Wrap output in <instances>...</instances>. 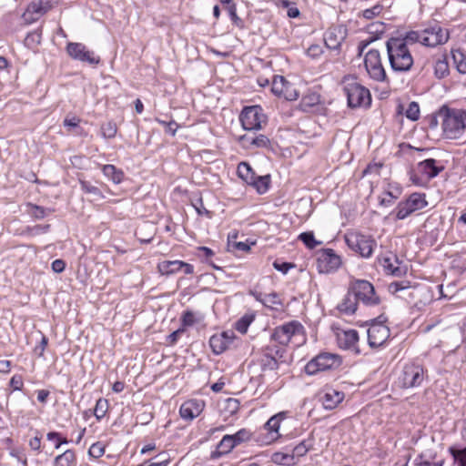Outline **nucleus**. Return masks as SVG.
Masks as SVG:
<instances>
[{
	"instance_id": "f257e3e1",
	"label": "nucleus",
	"mask_w": 466,
	"mask_h": 466,
	"mask_svg": "<svg viewBox=\"0 0 466 466\" xmlns=\"http://www.w3.org/2000/svg\"><path fill=\"white\" fill-rule=\"evenodd\" d=\"M390 67L395 72H408L414 64L410 50L400 38H390L386 43Z\"/></svg>"
},
{
	"instance_id": "f03ea898",
	"label": "nucleus",
	"mask_w": 466,
	"mask_h": 466,
	"mask_svg": "<svg viewBox=\"0 0 466 466\" xmlns=\"http://www.w3.org/2000/svg\"><path fill=\"white\" fill-rule=\"evenodd\" d=\"M342 86L350 107L370 106L371 102L370 93L369 89L357 81L356 77L345 76L342 80Z\"/></svg>"
},
{
	"instance_id": "7ed1b4c3",
	"label": "nucleus",
	"mask_w": 466,
	"mask_h": 466,
	"mask_svg": "<svg viewBox=\"0 0 466 466\" xmlns=\"http://www.w3.org/2000/svg\"><path fill=\"white\" fill-rule=\"evenodd\" d=\"M442 128L448 138H459L466 129V111L461 109L449 110L443 119Z\"/></svg>"
},
{
	"instance_id": "20e7f679",
	"label": "nucleus",
	"mask_w": 466,
	"mask_h": 466,
	"mask_svg": "<svg viewBox=\"0 0 466 466\" xmlns=\"http://www.w3.org/2000/svg\"><path fill=\"white\" fill-rule=\"evenodd\" d=\"M341 362V357L338 354L320 352L306 364L305 372L309 375H315L320 371L337 369Z\"/></svg>"
},
{
	"instance_id": "39448f33",
	"label": "nucleus",
	"mask_w": 466,
	"mask_h": 466,
	"mask_svg": "<svg viewBox=\"0 0 466 466\" xmlns=\"http://www.w3.org/2000/svg\"><path fill=\"white\" fill-rule=\"evenodd\" d=\"M345 241L351 250L359 253L362 258H370L376 246L375 240L370 236L356 231L347 233Z\"/></svg>"
},
{
	"instance_id": "423d86ee",
	"label": "nucleus",
	"mask_w": 466,
	"mask_h": 466,
	"mask_svg": "<svg viewBox=\"0 0 466 466\" xmlns=\"http://www.w3.org/2000/svg\"><path fill=\"white\" fill-rule=\"evenodd\" d=\"M425 379V371L421 365L408 363L403 367L401 375L399 378L402 388L419 387Z\"/></svg>"
},
{
	"instance_id": "0eeeda50",
	"label": "nucleus",
	"mask_w": 466,
	"mask_h": 466,
	"mask_svg": "<svg viewBox=\"0 0 466 466\" xmlns=\"http://www.w3.org/2000/svg\"><path fill=\"white\" fill-rule=\"evenodd\" d=\"M239 118L243 128L248 131L258 130L266 123V116L259 106L245 107Z\"/></svg>"
},
{
	"instance_id": "6e6552de",
	"label": "nucleus",
	"mask_w": 466,
	"mask_h": 466,
	"mask_svg": "<svg viewBox=\"0 0 466 466\" xmlns=\"http://www.w3.org/2000/svg\"><path fill=\"white\" fill-rule=\"evenodd\" d=\"M350 289L357 301H362L369 306H374L380 303V299L375 294L374 287L367 280L354 281Z\"/></svg>"
},
{
	"instance_id": "1a4fd4ad",
	"label": "nucleus",
	"mask_w": 466,
	"mask_h": 466,
	"mask_svg": "<svg viewBox=\"0 0 466 466\" xmlns=\"http://www.w3.org/2000/svg\"><path fill=\"white\" fill-rule=\"evenodd\" d=\"M364 66L369 76L376 81H385L387 75L381 63L380 52L376 49L370 50L364 59Z\"/></svg>"
},
{
	"instance_id": "9d476101",
	"label": "nucleus",
	"mask_w": 466,
	"mask_h": 466,
	"mask_svg": "<svg viewBox=\"0 0 466 466\" xmlns=\"http://www.w3.org/2000/svg\"><path fill=\"white\" fill-rule=\"evenodd\" d=\"M426 206L425 195L413 193L405 201L398 204L396 217L398 219H404L414 211L420 210Z\"/></svg>"
},
{
	"instance_id": "9b49d317",
	"label": "nucleus",
	"mask_w": 466,
	"mask_h": 466,
	"mask_svg": "<svg viewBox=\"0 0 466 466\" xmlns=\"http://www.w3.org/2000/svg\"><path fill=\"white\" fill-rule=\"evenodd\" d=\"M422 32V45L429 47L444 45L450 38L448 30L438 24L426 27Z\"/></svg>"
},
{
	"instance_id": "f8f14e48",
	"label": "nucleus",
	"mask_w": 466,
	"mask_h": 466,
	"mask_svg": "<svg viewBox=\"0 0 466 466\" xmlns=\"http://www.w3.org/2000/svg\"><path fill=\"white\" fill-rule=\"evenodd\" d=\"M302 328V325L298 321L288 322L275 328L271 334V339L278 342L279 345L286 346L293 336L301 332Z\"/></svg>"
},
{
	"instance_id": "ddd939ff",
	"label": "nucleus",
	"mask_w": 466,
	"mask_h": 466,
	"mask_svg": "<svg viewBox=\"0 0 466 466\" xmlns=\"http://www.w3.org/2000/svg\"><path fill=\"white\" fill-rule=\"evenodd\" d=\"M66 52L71 58L86 62L90 65H96L100 61V58L95 56V53L88 50L82 43H68L66 46Z\"/></svg>"
},
{
	"instance_id": "4468645a",
	"label": "nucleus",
	"mask_w": 466,
	"mask_h": 466,
	"mask_svg": "<svg viewBox=\"0 0 466 466\" xmlns=\"http://www.w3.org/2000/svg\"><path fill=\"white\" fill-rule=\"evenodd\" d=\"M271 90L276 96L284 97L289 101H294L299 97V92L295 86L281 76H274Z\"/></svg>"
},
{
	"instance_id": "2eb2a0df",
	"label": "nucleus",
	"mask_w": 466,
	"mask_h": 466,
	"mask_svg": "<svg viewBox=\"0 0 466 466\" xmlns=\"http://www.w3.org/2000/svg\"><path fill=\"white\" fill-rule=\"evenodd\" d=\"M318 268L321 273H329L337 270L341 265V258L333 249H323L318 256Z\"/></svg>"
},
{
	"instance_id": "dca6fc26",
	"label": "nucleus",
	"mask_w": 466,
	"mask_h": 466,
	"mask_svg": "<svg viewBox=\"0 0 466 466\" xmlns=\"http://www.w3.org/2000/svg\"><path fill=\"white\" fill-rule=\"evenodd\" d=\"M390 337V329L381 323H374L368 329V342L371 348L382 346Z\"/></svg>"
},
{
	"instance_id": "f3484780",
	"label": "nucleus",
	"mask_w": 466,
	"mask_h": 466,
	"mask_svg": "<svg viewBox=\"0 0 466 466\" xmlns=\"http://www.w3.org/2000/svg\"><path fill=\"white\" fill-rule=\"evenodd\" d=\"M347 36V29L344 25L330 26L325 33V45L329 49H339Z\"/></svg>"
},
{
	"instance_id": "a211bd4d",
	"label": "nucleus",
	"mask_w": 466,
	"mask_h": 466,
	"mask_svg": "<svg viewBox=\"0 0 466 466\" xmlns=\"http://www.w3.org/2000/svg\"><path fill=\"white\" fill-rule=\"evenodd\" d=\"M233 332H222L215 334L209 339V346L216 355L223 353L233 342Z\"/></svg>"
},
{
	"instance_id": "6ab92c4d",
	"label": "nucleus",
	"mask_w": 466,
	"mask_h": 466,
	"mask_svg": "<svg viewBox=\"0 0 466 466\" xmlns=\"http://www.w3.org/2000/svg\"><path fill=\"white\" fill-rule=\"evenodd\" d=\"M50 0H38L32 2L24 14L25 20L33 22L51 9Z\"/></svg>"
},
{
	"instance_id": "aec40b11",
	"label": "nucleus",
	"mask_w": 466,
	"mask_h": 466,
	"mask_svg": "<svg viewBox=\"0 0 466 466\" xmlns=\"http://www.w3.org/2000/svg\"><path fill=\"white\" fill-rule=\"evenodd\" d=\"M204 401L198 400H189L185 401L180 409V416L185 420H193L197 418L204 409Z\"/></svg>"
},
{
	"instance_id": "412c9836",
	"label": "nucleus",
	"mask_w": 466,
	"mask_h": 466,
	"mask_svg": "<svg viewBox=\"0 0 466 466\" xmlns=\"http://www.w3.org/2000/svg\"><path fill=\"white\" fill-rule=\"evenodd\" d=\"M344 399L342 391L328 389L319 394V401L326 410L335 409Z\"/></svg>"
},
{
	"instance_id": "4be33fe9",
	"label": "nucleus",
	"mask_w": 466,
	"mask_h": 466,
	"mask_svg": "<svg viewBox=\"0 0 466 466\" xmlns=\"http://www.w3.org/2000/svg\"><path fill=\"white\" fill-rule=\"evenodd\" d=\"M266 351L261 359L260 365L262 370H275L279 367L278 359H281L283 357V350L280 349H277L275 350V356H272V350L269 347L266 348Z\"/></svg>"
},
{
	"instance_id": "5701e85b",
	"label": "nucleus",
	"mask_w": 466,
	"mask_h": 466,
	"mask_svg": "<svg viewBox=\"0 0 466 466\" xmlns=\"http://www.w3.org/2000/svg\"><path fill=\"white\" fill-rule=\"evenodd\" d=\"M381 265L384 270L396 277H400L406 273V267L401 266L398 258L395 255L385 257L381 260Z\"/></svg>"
},
{
	"instance_id": "b1692460",
	"label": "nucleus",
	"mask_w": 466,
	"mask_h": 466,
	"mask_svg": "<svg viewBox=\"0 0 466 466\" xmlns=\"http://www.w3.org/2000/svg\"><path fill=\"white\" fill-rule=\"evenodd\" d=\"M359 340V334L355 329L343 330L338 334V343L345 350H355Z\"/></svg>"
},
{
	"instance_id": "393cba45",
	"label": "nucleus",
	"mask_w": 466,
	"mask_h": 466,
	"mask_svg": "<svg viewBox=\"0 0 466 466\" xmlns=\"http://www.w3.org/2000/svg\"><path fill=\"white\" fill-rule=\"evenodd\" d=\"M418 167L420 172L426 175L428 178L436 177L441 172V170L443 169L442 167L436 166V160L433 158H429L420 162Z\"/></svg>"
},
{
	"instance_id": "a878e982",
	"label": "nucleus",
	"mask_w": 466,
	"mask_h": 466,
	"mask_svg": "<svg viewBox=\"0 0 466 466\" xmlns=\"http://www.w3.org/2000/svg\"><path fill=\"white\" fill-rule=\"evenodd\" d=\"M338 309L347 315H351L356 311L357 299L350 289L343 300L338 305Z\"/></svg>"
},
{
	"instance_id": "bb28decb",
	"label": "nucleus",
	"mask_w": 466,
	"mask_h": 466,
	"mask_svg": "<svg viewBox=\"0 0 466 466\" xmlns=\"http://www.w3.org/2000/svg\"><path fill=\"white\" fill-rule=\"evenodd\" d=\"M284 419V413H279L272 416L265 424V428L268 431L271 435V440H277L280 434L279 433L280 422Z\"/></svg>"
},
{
	"instance_id": "cd10ccee",
	"label": "nucleus",
	"mask_w": 466,
	"mask_h": 466,
	"mask_svg": "<svg viewBox=\"0 0 466 466\" xmlns=\"http://www.w3.org/2000/svg\"><path fill=\"white\" fill-rule=\"evenodd\" d=\"M76 456L73 450H66L54 460V466H76Z\"/></svg>"
},
{
	"instance_id": "c85d7f7f",
	"label": "nucleus",
	"mask_w": 466,
	"mask_h": 466,
	"mask_svg": "<svg viewBox=\"0 0 466 466\" xmlns=\"http://www.w3.org/2000/svg\"><path fill=\"white\" fill-rule=\"evenodd\" d=\"M182 261L180 260H165L158 264L157 268L161 274L169 275L181 270Z\"/></svg>"
},
{
	"instance_id": "c756f323",
	"label": "nucleus",
	"mask_w": 466,
	"mask_h": 466,
	"mask_svg": "<svg viewBox=\"0 0 466 466\" xmlns=\"http://www.w3.org/2000/svg\"><path fill=\"white\" fill-rule=\"evenodd\" d=\"M103 174L111 179L115 184H119L124 177L121 170L116 169L113 165H105L102 168Z\"/></svg>"
},
{
	"instance_id": "7c9ffc66",
	"label": "nucleus",
	"mask_w": 466,
	"mask_h": 466,
	"mask_svg": "<svg viewBox=\"0 0 466 466\" xmlns=\"http://www.w3.org/2000/svg\"><path fill=\"white\" fill-rule=\"evenodd\" d=\"M238 174L248 184L255 181V173L251 169L250 166L246 162H241L238 166Z\"/></svg>"
},
{
	"instance_id": "2f4dec72",
	"label": "nucleus",
	"mask_w": 466,
	"mask_h": 466,
	"mask_svg": "<svg viewBox=\"0 0 466 466\" xmlns=\"http://www.w3.org/2000/svg\"><path fill=\"white\" fill-rule=\"evenodd\" d=\"M236 446L234 445V442L232 441L231 437H229V434L225 435L222 440L219 441V443L217 446V450L215 453H218V455L228 454Z\"/></svg>"
},
{
	"instance_id": "473e14b6",
	"label": "nucleus",
	"mask_w": 466,
	"mask_h": 466,
	"mask_svg": "<svg viewBox=\"0 0 466 466\" xmlns=\"http://www.w3.org/2000/svg\"><path fill=\"white\" fill-rule=\"evenodd\" d=\"M272 462L279 465L289 466L295 463L294 455L284 452H274L271 456Z\"/></svg>"
},
{
	"instance_id": "72a5a7b5",
	"label": "nucleus",
	"mask_w": 466,
	"mask_h": 466,
	"mask_svg": "<svg viewBox=\"0 0 466 466\" xmlns=\"http://www.w3.org/2000/svg\"><path fill=\"white\" fill-rule=\"evenodd\" d=\"M229 437H231L234 445L237 447L242 442L248 441L251 437V433L246 429H241L235 434H230Z\"/></svg>"
},
{
	"instance_id": "f704fd0d",
	"label": "nucleus",
	"mask_w": 466,
	"mask_h": 466,
	"mask_svg": "<svg viewBox=\"0 0 466 466\" xmlns=\"http://www.w3.org/2000/svg\"><path fill=\"white\" fill-rule=\"evenodd\" d=\"M243 139L256 147H267L269 144V139L264 135H258L255 137H243Z\"/></svg>"
},
{
	"instance_id": "c9c22d12",
	"label": "nucleus",
	"mask_w": 466,
	"mask_h": 466,
	"mask_svg": "<svg viewBox=\"0 0 466 466\" xmlns=\"http://www.w3.org/2000/svg\"><path fill=\"white\" fill-rule=\"evenodd\" d=\"M117 127L116 123L108 121L101 126V134L105 138H113L116 137Z\"/></svg>"
},
{
	"instance_id": "e433bc0d",
	"label": "nucleus",
	"mask_w": 466,
	"mask_h": 466,
	"mask_svg": "<svg viewBox=\"0 0 466 466\" xmlns=\"http://www.w3.org/2000/svg\"><path fill=\"white\" fill-rule=\"evenodd\" d=\"M423 32L422 31H410L400 40L405 41V46L409 44L420 43L422 45Z\"/></svg>"
},
{
	"instance_id": "4c0bfd02",
	"label": "nucleus",
	"mask_w": 466,
	"mask_h": 466,
	"mask_svg": "<svg viewBox=\"0 0 466 466\" xmlns=\"http://www.w3.org/2000/svg\"><path fill=\"white\" fill-rule=\"evenodd\" d=\"M108 409V402L105 399H98L94 410V415L97 420H101L105 417Z\"/></svg>"
},
{
	"instance_id": "58836bf2",
	"label": "nucleus",
	"mask_w": 466,
	"mask_h": 466,
	"mask_svg": "<svg viewBox=\"0 0 466 466\" xmlns=\"http://www.w3.org/2000/svg\"><path fill=\"white\" fill-rule=\"evenodd\" d=\"M268 182H269V177H256L255 176V181L250 182V185H253L258 193L263 194L265 193L268 188Z\"/></svg>"
},
{
	"instance_id": "ea45409f",
	"label": "nucleus",
	"mask_w": 466,
	"mask_h": 466,
	"mask_svg": "<svg viewBox=\"0 0 466 466\" xmlns=\"http://www.w3.org/2000/svg\"><path fill=\"white\" fill-rule=\"evenodd\" d=\"M435 75L438 78H443L449 74V65L446 60L439 59L434 66Z\"/></svg>"
},
{
	"instance_id": "a19ab883",
	"label": "nucleus",
	"mask_w": 466,
	"mask_h": 466,
	"mask_svg": "<svg viewBox=\"0 0 466 466\" xmlns=\"http://www.w3.org/2000/svg\"><path fill=\"white\" fill-rule=\"evenodd\" d=\"M299 238L309 248H314L315 247L320 244L319 241H317L315 239L312 232L301 233Z\"/></svg>"
},
{
	"instance_id": "79ce46f5",
	"label": "nucleus",
	"mask_w": 466,
	"mask_h": 466,
	"mask_svg": "<svg viewBox=\"0 0 466 466\" xmlns=\"http://www.w3.org/2000/svg\"><path fill=\"white\" fill-rule=\"evenodd\" d=\"M41 42V34L35 31L27 34L26 37L25 38V45L28 48H34Z\"/></svg>"
},
{
	"instance_id": "37998d69",
	"label": "nucleus",
	"mask_w": 466,
	"mask_h": 466,
	"mask_svg": "<svg viewBox=\"0 0 466 466\" xmlns=\"http://www.w3.org/2000/svg\"><path fill=\"white\" fill-rule=\"evenodd\" d=\"M406 116L412 120L416 121L420 118V106L417 102H410L406 110Z\"/></svg>"
},
{
	"instance_id": "c03bdc74",
	"label": "nucleus",
	"mask_w": 466,
	"mask_h": 466,
	"mask_svg": "<svg viewBox=\"0 0 466 466\" xmlns=\"http://www.w3.org/2000/svg\"><path fill=\"white\" fill-rule=\"evenodd\" d=\"M451 452L458 466H466V447L462 450L451 449Z\"/></svg>"
},
{
	"instance_id": "a18cd8bd",
	"label": "nucleus",
	"mask_w": 466,
	"mask_h": 466,
	"mask_svg": "<svg viewBox=\"0 0 466 466\" xmlns=\"http://www.w3.org/2000/svg\"><path fill=\"white\" fill-rule=\"evenodd\" d=\"M105 453V445L100 441L93 443L88 450V454L96 459L102 457Z\"/></svg>"
},
{
	"instance_id": "49530a36",
	"label": "nucleus",
	"mask_w": 466,
	"mask_h": 466,
	"mask_svg": "<svg viewBox=\"0 0 466 466\" xmlns=\"http://www.w3.org/2000/svg\"><path fill=\"white\" fill-rule=\"evenodd\" d=\"M264 300V306L274 309L276 306L281 305V301L279 299V295L276 292L266 294Z\"/></svg>"
},
{
	"instance_id": "de8ad7c7",
	"label": "nucleus",
	"mask_w": 466,
	"mask_h": 466,
	"mask_svg": "<svg viewBox=\"0 0 466 466\" xmlns=\"http://www.w3.org/2000/svg\"><path fill=\"white\" fill-rule=\"evenodd\" d=\"M410 288L411 286L410 285V282L404 280L392 282L389 286L390 291L393 294L409 289Z\"/></svg>"
},
{
	"instance_id": "09e8293b",
	"label": "nucleus",
	"mask_w": 466,
	"mask_h": 466,
	"mask_svg": "<svg viewBox=\"0 0 466 466\" xmlns=\"http://www.w3.org/2000/svg\"><path fill=\"white\" fill-rule=\"evenodd\" d=\"M80 186L83 191L92 194L98 198H103L101 191L96 187L91 185L89 182L81 180Z\"/></svg>"
},
{
	"instance_id": "8fccbe9b",
	"label": "nucleus",
	"mask_w": 466,
	"mask_h": 466,
	"mask_svg": "<svg viewBox=\"0 0 466 466\" xmlns=\"http://www.w3.org/2000/svg\"><path fill=\"white\" fill-rule=\"evenodd\" d=\"M46 438L48 441H54V440L56 441V445H55L56 449L60 448V446L62 444L68 443V441L66 438L61 437L60 433L56 432V431L48 432L46 435Z\"/></svg>"
},
{
	"instance_id": "3c124183",
	"label": "nucleus",
	"mask_w": 466,
	"mask_h": 466,
	"mask_svg": "<svg viewBox=\"0 0 466 466\" xmlns=\"http://www.w3.org/2000/svg\"><path fill=\"white\" fill-rule=\"evenodd\" d=\"M156 121L165 127L167 133H169L171 136L176 135L178 125L175 121L167 122L159 118H157Z\"/></svg>"
},
{
	"instance_id": "603ef678",
	"label": "nucleus",
	"mask_w": 466,
	"mask_h": 466,
	"mask_svg": "<svg viewBox=\"0 0 466 466\" xmlns=\"http://www.w3.org/2000/svg\"><path fill=\"white\" fill-rule=\"evenodd\" d=\"M382 10V6L380 5H376L371 8L365 9L363 11V16L367 19H371L376 15H380Z\"/></svg>"
},
{
	"instance_id": "864d4df0",
	"label": "nucleus",
	"mask_w": 466,
	"mask_h": 466,
	"mask_svg": "<svg viewBox=\"0 0 466 466\" xmlns=\"http://www.w3.org/2000/svg\"><path fill=\"white\" fill-rule=\"evenodd\" d=\"M309 451V447L306 444L305 441H301L299 444H298L294 449L291 455H294L295 457H302L304 456Z\"/></svg>"
},
{
	"instance_id": "5fc2aeb1",
	"label": "nucleus",
	"mask_w": 466,
	"mask_h": 466,
	"mask_svg": "<svg viewBox=\"0 0 466 466\" xmlns=\"http://www.w3.org/2000/svg\"><path fill=\"white\" fill-rule=\"evenodd\" d=\"M47 342H48V339L46 336L42 335V338H41V341L38 345H36L34 349V352L39 356V357H42L44 352H45V350H46V347L47 345Z\"/></svg>"
},
{
	"instance_id": "6e6d98bb",
	"label": "nucleus",
	"mask_w": 466,
	"mask_h": 466,
	"mask_svg": "<svg viewBox=\"0 0 466 466\" xmlns=\"http://www.w3.org/2000/svg\"><path fill=\"white\" fill-rule=\"evenodd\" d=\"M273 267L278 270L284 274H286L291 268L294 267L293 264L288 262H279L275 261L273 263Z\"/></svg>"
},
{
	"instance_id": "4d7b16f0",
	"label": "nucleus",
	"mask_w": 466,
	"mask_h": 466,
	"mask_svg": "<svg viewBox=\"0 0 466 466\" xmlns=\"http://www.w3.org/2000/svg\"><path fill=\"white\" fill-rule=\"evenodd\" d=\"M442 464L443 461L431 462L427 460H424L422 455L416 459L417 466H442Z\"/></svg>"
},
{
	"instance_id": "13d9d810",
	"label": "nucleus",
	"mask_w": 466,
	"mask_h": 466,
	"mask_svg": "<svg viewBox=\"0 0 466 466\" xmlns=\"http://www.w3.org/2000/svg\"><path fill=\"white\" fill-rule=\"evenodd\" d=\"M30 213L34 218L38 219L45 218L46 215V209L38 206H32Z\"/></svg>"
},
{
	"instance_id": "bf43d9fd",
	"label": "nucleus",
	"mask_w": 466,
	"mask_h": 466,
	"mask_svg": "<svg viewBox=\"0 0 466 466\" xmlns=\"http://www.w3.org/2000/svg\"><path fill=\"white\" fill-rule=\"evenodd\" d=\"M184 326H192L195 323V316L191 311H186L182 316Z\"/></svg>"
},
{
	"instance_id": "052dcab7",
	"label": "nucleus",
	"mask_w": 466,
	"mask_h": 466,
	"mask_svg": "<svg viewBox=\"0 0 466 466\" xmlns=\"http://www.w3.org/2000/svg\"><path fill=\"white\" fill-rule=\"evenodd\" d=\"M51 267L56 273H61L65 270L66 263L63 259H56L52 262Z\"/></svg>"
},
{
	"instance_id": "680f3d73",
	"label": "nucleus",
	"mask_w": 466,
	"mask_h": 466,
	"mask_svg": "<svg viewBox=\"0 0 466 466\" xmlns=\"http://www.w3.org/2000/svg\"><path fill=\"white\" fill-rule=\"evenodd\" d=\"M24 383H23V380H22V377L21 376H13L11 380H10V386L15 390H20L23 387Z\"/></svg>"
},
{
	"instance_id": "e2e57ef3",
	"label": "nucleus",
	"mask_w": 466,
	"mask_h": 466,
	"mask_svg": "<svg viewBox=\"0 0 466 466\" xmlns=\"http://www.w3.org/2000/svg\"><path fill=\"white\" fill-rule=\"evenodd\" d=\"M322 52L321 46L319 45H312L308 48V55L311 57H317Z\"/></svg>"
},
{
	"instance_id": "0e129e2a",
	"label": "nucleus",
	"mask_w": 466,
	"mask_h": 466,
	"mask_svg": "<svg viewBox=\"0 0 466 466\" xmlns=\"http://www.w3.org/2000/svg\"><path fill=\"white\" fill-rule=\"evenodd\" d=\"M80 123V118L76 116L73 117H66L64 120V126L67 127H76L78 124Z\"/></svg>"
},
{
	"instance_id": "69168bd1",
	"label": "nucleus",
	"mask_w": 466,
	"mask_h": 466,
	"mask_svg": "<svg viewBox=\"0 0 466 466\" xmlns=\"http://www.w3.org/2000/svg\"><path fill=\"white\" fill-rule=\"evenodd\" d=\"M29 446L34 451H39L41 448V438L35 436V438L31 439L29 441Z\"/></svg>"
},
{
	"instance_id": "338daca9",
	"label": "nucleus",
	"mask_w": 466,
	"mask_h": 466,
	"mask_svg": "<svg viewBox=\"0 0 466 466\" xmlns=\"http://www.w3.org/2000/svg\"><path fill=\"white\" fill-rule=\"evenodd\" d=\"M287 14L290 18H296L299 15V10L297 8L295 4H291V5L287 9Z\"/></svg>"
},
{
	"instance_id": "774afa93",
	"label": "nucleus",
	"mask_w": 466,
	"mask_h": 466,
	"mask_svg": "<svg viewBox=\"0 0 466 466\" xmlns=\"http://www.w3.org/2000/svg\"><path fill=\"white\" fill-rule=\"evenodd\" d=\"M227 9L228 11V14H229L231 19L234 22L239 20V18H238V16L237 15V7H236L235 4H231V5H228Z\"/></svg>"
}]
</instances>
